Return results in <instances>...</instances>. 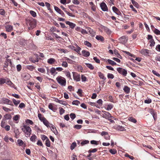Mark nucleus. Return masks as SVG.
Masks as SVG:
<instances>
[{"mask_svg":"<svg viewBox=\"0 0 160 160\" xmlns=\"http://www.w3.org/2000/svg\"><path fill=\"white\" fill-rule=\"evenodd\" d=\"M27 23L30 26V28L33 29L36 26V20L32 18L26 20Z\"/></svg>","mask_w":160,"mask_h":160,"instance_id":"obj_1","label":"nucleus"},{"mask_svg":"<svg viewBox=\"0 0 160 160\" xmlns=\"http://www.w3.org/2000/svg\"><path fill=\"white\" fill-rule=\"evenodd\" d=\"M22 130L24 132L25 136L27 137H29L31 134V129L28 126L24 125Z\"/></svg>","mask_w":160,"mask_h":160,"instance_id":"obj_2","label":"nucleus"},{"mask_svg":"<svg viewBox=\"0 0 160 160\" xmlns=\"http://www.w3.org/2000/svg\"><path fill=\"white\" fill-rule=\"evenodd\" d=\"M57 82L62 86H65L66 80L65 78L61 76H58L56 79Z\"/></svg>","mask_w":160,"mask_h":160,"instance_id":"obj_3","label":"nucleus"},{"mask_svg":"<svg viewBox=\"0 0 160 160\" xmlns=\"http://www.w3.org/2000/svg\"><path fill=\"white\" fill-rule=\"evenodd\" d=\"M117 71L120 74L124 76H126L127 74V71L125 69L121 68H118L117 69Z\"/></svg>","mask_w":160,"mask_h":160,"instance_id":"obj_4","label":"nucleus"},{"mask_svg":"<svg viewBox=\"0 0 160 160\" xmlns=\"http://www.w3.org/2000/svg\"><path fill=\"white\" fill-rule=\"evenodd\" d=\"M73 79L77 82L80 81V75L75 72H72Z\"/></svg>","mask_w":160,"mask_h":160,"instance_id":"obj_5","label":"nucleus"},{"mask_svg":"<svg viewBox=\"0 0 160 160\" xmlns=\"http://www.w3.org/2000/svg\"><path fill=\"white\" fill-rule=\"evenodd\" d=\"M119 41L120 43L124 44L126 43L128 40V38L125 36H123L120 37L119 39Z\"/></svg>","mask_w":160,"mask_h":160,"instance_id":"obj_6","label":"nucleus"},{"mask_svg":"<svg viewBox=\"0 0 160 160\" xmlns=\"http://www.w3.org/2000/svg\"><path fill=\"white\" fill-rule=\"evenodd\" d=\"M102 112L103 113L102 116L103 118L106 119L113 118L109 112L104 111H102Z\"/></svg>","mask_w":160,"mask_h":160,"instance_id":"obj_7","label":"nucleus"},{"mask_svg":"<svg viewBox=\"0 0 160 160\" xmlns=\"http://www.w3.org/2000/svg\"><path fill=\"white\" fill-rule=\"evenodd\" d=\"M100 7L102 10L103 11H108V7H107L106 4L105 2H103L101 3L100 5Z\"/></svg>","mask_w":160,"mask_h":160,"instance_id":"obj_8","label":"nucleus"},{"mask_svg":"<svg viewBox=\"0 0 160 160\" xmlns=\"http://www.w3.org/2000/svg\"><path fill=\"white\" fill-rule=\"evenodd\" d=\"M2 100L4 104L7 103L12 106L13 105L12 101L7 98H2Z\"/></svg>","mask_w":160,"mask_h":160,"instance_id":"obj_9","label":"nucleus"},{"mask_svg":"<svg viewBox=\"0 0 160 160\" xmlns=\"http://www.w3.org/2000/svg\"><path fill=\"white\" fill-rule=\"evenodd\" d=\"M113 11L115 13L117 14L118 15L121 16L122 13L119 10V9L115 6H113L112 8Z\"/></svg>","mask_w":160,"mask_h":160,"instance_id":"obj_10","label":"nucleus"},{"mask_svg":"<svg viewBox=\"0 0 160 160\" xmlns=\"http://www.w3.org/2000/svg\"><path fill=\"white\" fill-rule=\"evenodd\" d=\"M6 82H5V83L6 84H7L8 85H9L12 88H13L15 89L16 88H14L15 85H14V84H13L9 79L8 78H7V79H6Z\"/></svg>","mask_w":160,"mask_h":160,"instance_id":"obj_11","label":"nucleus"},{"mask_svg":"<svg viewBox=\"0 0 160 160\" xmlns=\"http://www.w3.org/2000/svg\"><path fill=\"white\" fill-rule=\"evenodd\" d=\"M66 23L67 24L69 25L70 27L72 29L74 28L76 26V24L69 21H66Z\"/></svg>","mask_w":160,"mask_h":160,"instance_id":"obj_12","label":"nucleus"},{"mask_svg":"<svg viewBox=\"0 0 160 160\" xmlns=\"http://www.w3.org/2000/svg\"><path fill=\"white\" fill-rule=\"evenodd\" d=\"M9 62L11 64V60L8 59H6V61L4 63V65L3 66L5 68H7L8 66Z\"/></svg>","mask_w":160,"mask_h":160,"instance_id":"obj_13","label":"nucleus"},{"mask_svg":"<svg viewBox=\"0 0 160 160\" xmlns=\"http://www.w3.org/2000/svg\"><path fill=\"white\" fill-rule=\"evenodd\" d=\"M124 92L126 94L129 93L130 92V88L127 86H125L123 89Z\"/></svg>","mask_w":160,"mask_h":160,"instance_id":"obj_14","label":"nucleus"},{"mask_svg":"<svg viewBox=\"0 0 160 160\" xmlns=\"http://www.w3.org/2000/svg\"><path fill=\"white\" fill-rule=\"evenodd\" d=\"M82 56L85 57H87L90 55V53L88 51L83 50L82 52Z\"/></svg>","mask_w":160,"mask_h":160,"instance_id":"obj_15","label":"nucleus"},{"mask_svg":"<svg viewBox=\"0 0 160 160\" xmlns=\"http://www.w3.org/2000/svg\"><path fill=\"white\" fill-rule=\"evenodd\" d=\"M88 30L91 36L92 37H94L95 34V32L93 31V30L90 28H88Z\"/></svg>","mask_w":160,"mask_h":160,"instance_id":"obj_16","label":"nucleus"},{"mask_svg":"<svg viewBox=\"0 0 160 160\" xmlns=\"http://www.w3.org/2000/svg\"><path fill=\"white\" fill-rule=\"evenodd\" d=\"M11 118L12 116L10 114H6L3 116V119L4 120L10 119Z\"/></svg>","mask_w":160,"mask_h":160,"instance_id":"obj_17","label":"nucleus"},{"mask_svg":"<svg viewBox=\"0 0 160 160\" xmlns=\"http://www.w3.org/2000/svg\"><path fill=\"white\" fill-rule=\"evenodd\" d=\"M6 31L8 32H11L12 30V27L11 25H7L5 26Z\"/></svg>","mask_w":160,"mask_h":160,"instance_id":"obj_18","label":"nucleus"},{"mask_svg":"<svg viewBox=\"0 0 160 160\" xmlns=\"http://www.w3.org/2000/svg\"><path fill=\"white\" fill-rule=\"evenodd\" d=\"M149 51L148 49H143L141 51V53L144 55H147L149 53Z\"/></svg>","mask_w":160,"mask_h":160,"instance_id":"obj_19","label":"nucleus"},{"mask_svg":"<svg viewBox=\"0 0 160 160\" xmlns=\"http://www.w3.org/2000/svg\"><path fill=\"white\" fill-rule=\"evenodd\" d=\"M42 122L43 124L48 128H51V126H50L51 124L49 123L48 121L46 119H45V120H44Z\"/></svg>","mask_w":160,"mask_h":160,"instance_id":"obj_20","label":"nucleus"},{"mask_svg":"<svg viewBox=\"0 0 160 160\" xmlns=\"http://www.w3.org/2000/svg\"><path fill=\"white\" fill-rule=\"evenodd\" d=\"M98 75L99 77V78L104 80H105L106 79V78H105L104 76V74L101 73V72H98Z\"/></svg>","mask_w":160,"mask_h":160,"instance_id":"obj_21","label":"nucleus"},{"mask_svg":"<svg viewBox=\"0 0 160 160\" xmlns=\"http://www.w3.org/2000/svg\"><path fill=\"white\" fill-rule=\"evenodd\" d=\"M96 38L98 40L102 42L104 41L103 37L101 36H97L96 37Z\"/></svg>","mask_w":160,"mask_h":160,"instance_id":"obj_22","label":"nucleus"},{"mask_svg":"<svg viewBox=\"0 0 160 160\" xmlns=\"http://www.w3.org/2000/svg\"><path fill=\"white\" fill-rule=\"evenodd\" d=\"M55 61V60L54 58H50L48 59V62L51 64L54 63Z\"/></svg>","mask_w":160,"mask_h":160,"instance_id":"obj_23","label":"nucleus"},{"mask_svg":"<svg viewBox=\"0 0 160 160\" xmlns=\"http://www.w3.org/2000/svg\"><path fill=\"white\" fill-rule=\"evenodd\" d=\"M128 120L129 121L134 123H136L137 122L136 120L132 117H129Z\"/></svg>","mask_w":160,"mask_h":160,"instance_id":"obj_24","label":"nucleus"},{"mask_svg":"<svg viewBox=\"0 0 160 160\" xmlns=\"http://www.w3.org/2000/svg\"><path fill=\"white\" fill-rule=\"evenodd\" d=\"M85 64L86 66L91 70H93L94 69V67L91 64L89 63H85Z\"/></svg>","mask_w":160,"mask_h":160,"instance_id":"obj_25","label":"nucleus"},{"mask_svg":"<svg viewBox=\"0 0 160 160\" xmlns=\"http://www.w3.org/2000/svg\"><path fill=\"white\" fill-rule=\"evenodd\" d=\"M37 138V136L35 135H34L31 137L30 139L32 142H35Z\"/></svg>","mask_w":160,"mask_h":160,"instance_id":"obj_26","label":"nucleus"},{"mask_svg":"<svg viewBox=\"0 0 160 160\" xmlns=\"http://www.w3.org/2000/svg\"><path fill=\"white\" fill-rule=\"evenodd\" d=\"M27 68L28 70L32 71L35 69V67L32 65H27Z\"/></svg>","mask_w":160,"mask_h":160,"instance_id":"obj_27","label":"nucleus"},{"mask_svg":"<svg viewBox=\"0 0 160 160\" xmlns=\"http://www.w3.org/2000/svg\"><path fill=\"white\" fill-rule=\"evenodd\" d=\"M107 61L108 62L109 64H111V65L113 66L114 65H116V63L114 61L110 60V59H108Z\"/></svg>","mask_w":160,"mask_h":160,"instance_id":"obj_28","label":"nucleus"},{"mask_svg":"<svg viewBox=\"0 0 160 160\" xmlns=\"http://www.w3.org/2000/svg\"><path fill=\"white\" fill-rule=\"evenodd\" d=\"M150 112L152 115L154 119L155 120L157 118L155 116V113L154 111L152 109H150Z\"/></svg>","mask_w":160,"mask_h":160,"instance_id":"obj_29","label":"nucleus"},{"mask_svg":"<svg viewBox=\"0 0 160 160\" xmlns=\"http://www.w3.org/2000/svg\"><path fill=\"white\" fill-rule=\"evenodd\" d=\"M109 152L112 154H115L117 152V150L114 149H112L109 150Z\"/></svg>","mask_w":160,"mask_h":160,"instance_id":"obj_30","label":"nucleus"},{"mask_svg":"<svg viewBox=\"0 0 160 160\" xmlns=\"http://www.w3.org/2000/svg\"><path fill=\"white\" fill-rule=\"evenodd\" d=\"M131 1L132 4L135 7L137 8H138V7L139 5L137 2H136L134 0H131Z\"/></svg>","mask_w":160,"mask_h":160,"instance_id":"obj_31","label":"nucleus"},{"mask_svg":"<svg viewBox=\"0 0 160 160\" xmlns=\"http://www.w3.org/2000/svg\"><path fill=\"white\" fill-rule=\"evenodd\" d=\"M77 146V144L75 142H73L71 145L70 149L73 150Z\"/></svg>","mask_w":160,"mask_h":160,"instance_id":"obj_32","label":"nucleus"},{"mask_svg":"<svg viewBox=\"0 0 160 160\" xmlns=\"http://www.w3.org/2000/svg\"><path fill=\"white\" fill-rule=\"evenodd\" d=\"M45 144L48 147H50V142L49 139H47V140H46Z\"/></svg>","mask_w":160,"mask_h":160,"instance_id":"obj_33","label":"nucleus"},{"mask_svg":"<svg viewBox=\"0 0 160 160\" xmlns=\"http://www.w3.org/2000/svg\"><path fill=\"white\" fill-rule=\"evenodd\" d=\"M56 69L54 68H51L50 72L52 75H54L55 74Z\"/></svg>","mask_w":160,"mask_h":160,"instance_id":"obj_34","label":"nucleus"},{"mask_svg":"<svg viewBox=\"0 0 160 160\" xmlns=\"http://www.w3.org/2000/svg\"><path fill=\"white\" fill-rule=\"evenodd\" d=\"M117 129L121 131H124L125 130V129L123 127L120 126H118L117 127Z\"/></svg>","mask_w":160,"mask_h":160,"instance_id":"obj_35","label":"nucleus"},{"mask_svg":"<svg viewBox=\"0 0 160 160\" xmlns=\"http://www.w3.org/2000/svg\"><path fill=\"white\" fill-rule=\"evenodd\" d=\"M104 31L108 34L111 33V31L110 29L107 27H105L104 28Z\"/></svg>","mask_w":160,"mask_h":160,"instance_id":"obj_36","label":"nucleus"},{"mask_svg":"<svg viewBox=\"0 0 160 160\" xmlns=\"http://www.w3.org/2000/svg\"><path fill=\"white\" fill-rule=\"evenodd\" d=\"M89 143V141L87 140L83 141L81 143V144L82 146L85 145L86 144H88Z\"/></svg>","mask_w":160,"mask_h":160,"instance_id":"obj_37","label":"nucleus"},{"mask_svg":"<svg viewBox=\"0 0 160 160\" xmlns=\"http://www.w3.org/2000/svg\"><path fill=\"white\" fill-rule=\"evenodd\" d=\"M30 14L32 15L33 17H35L37 16L36 13V12L33 11L31 10L30 11Z\"/></svg>","mask_w":160,"mask_h":160,"instance_id":"obj_38","label":"nucleus"},{"mask_svg":"<svg viewBox=\"0 0 160 160\" xmlns=\"http://www.w3.org/2000/svg\"><path fill=\"white\" fill-rule=\"evenodd\" d=\"M80 103V102L78 100L73 101L72 102V104L73 105H78Z\"/></svg>","mask_w":160,"mask_h":160,"instance_id":"obj_39","label":"nucleus"},{"mask_svg":"<svg viewBox=\"0 0 160 160\" xmlns=\"http://www.w3.org/2000/svg\"><path fill=\"white\" fill-rule=\"evenodd\" d=\"M55 10L59 14L62 11L58 7L54 6Z\"/></svg>","mask_w":160,"mask_h":160,"instance_id":"obj_40","label":"nucleus"},{"mask_svg":"<svg viewBox=\"0 0 160 160\" xmlns=\"http://www.w3.org/2000/svg\"><path fill=\"white\" fill-rule=\"evenodd\" d=\"M28 124L30 125H33V122L31 120L28 119H27L25 121Z\"/></svg>","mask_w":160,"mask_h":160,"instance_id":"obj_41","label":"nucleus"},{"mask_svg":"<svg viewBox=\"0 0 160 160\" xmlns=\"http://www.w3.org/2000/svg\"><path fill=\"white\" fill-rule=\"evenodd\" d=\"M12 101L14 104L16 106H17L20 102V101L19 100L17 101L14 99H12Z\"/></svg>","mask_w":160,"mask_h":160,"instance_id":"obj_42","label":"nucleus"},{"mask_svg":"<svg viewBox=\"0 0 160 160\" xmlns=\"http://www.w3.org/2000/svg\"><path fill=\"white\" fill-rule=\"evenodd\" d=\"M149 42L150 43V47H153L154 46L155 42L153 39H151L149 41Z\"/></svg>","mask_w":160,"mask_h":160,"instance_id":"obj_43","label":"nucleus"},{"mask_svg":"<svg viewBox=\"0 0 160 160\" xmlns=\"http://www.w3.org/2000/svg\"><path fill=\"white\" fill-rule=\"evenodd\" d=\"M84 44L88 47H91L92 46L91 43L87 41H86L84 42Z\"/></svg>","mask_w":160,"mask_h":160,"instance_id":"obj_44","label":"nucleus"},{"mask_svg":"<svg viewBox=\"0 0 160 160\" xmlns=\"http://www.w3.org/2000/svg\"><path fill=\"white\" fill-rule=\"evenodd\" d=\"M20 118V115H16L14 116L13 117V119L15 121H18Z\"/></svg>","mask_w":160,"mask_h":160,"instance_id":"obj_45","label":"nucleus"},{"mask_svg":"<svg viewBox=\"0 0 160 160\" xmlns=\"http://www.w3.org/2000/svg\"><path fill=\"white\" fill-rule=\"evenodd\" d=\"M77 48H76L75 51L77 52L78 53L80 52V50H81V48L79 47L77 44H76Z\"/></svg>","mask_w":160,"mask_h":160,"instance_id":"obj_46","label":"nucleus"},{"mask_svg":"<svg viewBox=\"0 0 160 160\" xmlns=\"http://www.w3.org/2000/svg\"><path fill=\"white\" fill-rule=\"evenodd\" d=\"M113 108V106L112 105L110 104L107 106V107L106 108V110H111Z\"/></svg>","mask_w":160,"mask_h":160,"instance_id":"obj_47","label":"nucleus"},{"mask_svg":"<svg viewBox=\"0 0 160 160\" xmlns=\"http://www.w3.org/2000/svg\"><path fill=\"white\" fill-rule=\"evenodd\" d=\"M18 144L19 146H22L23 144V141L21 139H18Z\"/></svg>","mask_w":160,"mask_h":160,"instance_id":"obj_48","label":"nucleus"},{"mask_svg":"<svg viewBox=\"0 0 160 160\" xmlns=\"http://www.w3.org/2000/svg\"><path fill=\"white\" fill-rule=\"evenodd\" d=\"M17 69L18 71L20 72L22 69V66L20 64H18L16 66Z\"/></svg>","mask_w":160,"mask_h":160,"instance_id":"obj_49","label":"nucleus"},{"mask_svg":"<svg viewBox=\"0 0 160 160\" xmlns=\"http://www.w3.org/2000/svg\"><path fill=\"white\" fill-rule=\"evenodd\" d=\"M82 126L80 125L77 124L76 125L74 126V128L77 129H79L81 128Z\"/></svg>","mask_w":160,"mask_h":160,"instance_id":"obj_50","label":"nucleus"},{"mask_svg":"<svg viewBox=\"0 0 160 160\" xmlns=\"http://www.w3.org/2000/svg\"><path fill=\"white\" fill-rule=\"evenodd\" d=\"M123 52L125 53H126L128 55L132 57H134V55L132 54H131V53H130L129 52H127V51H123Z\"/></svg>","mask_w":160,"mask_h":160,"instance_id":"obj_51","label":"nucleus"},{"mask_svg":"<svg viewBox=\"0 0 160 160\" xmlns=\"http://www.w3.org/2000/svg\"><path fill=\"white\" fill-rule=\"evenodd\" d=\"M81 79L82 82H85L87 80L86 77L84 75H82L81 76Z\"/></svg>","mask_w":160,"mask_h":160,"instance_id":"obj_52","label":"nucleus"},{"mask_svg":"<svg viewBox=\"0 0 160 160\" xmlns=\"http://www.w3.org/2000/svg\"><path fill=\"white\" fill-rule=\"evenodd\" d=\"M41 138H42V139L43 141H44L45 140H46L47 139H48V138L45 135H41Z\"/></svg>","mask_w":160,"mask_h":160,"instance_id":"obj_53","label":"nucleus"},{"mask_svg":"<svg viewBox=\"0 0 160 160\" xmlns=\"http://www.w3.org/2000/svg\"><path fill=\"white\" fill-rule=\"evenodd\" d=\"M6 79L0 78V84H2L5 83Z\"/></svg>","mask_w":160,"mask_h":160,"instance_id":"obj_54","label":"nucleus"},{"mask_svg":"<svg viewBox=\"0 0 160 160\" xmlns=\"http://www.w3.org/2000/svg\"><path fill=\"white\" fill-rule=\"evenodd\" d=\"M70 116L71 119H74L76 117V115L74 113H71L70 114Z\"/></svg>","mask_w":160,"mask_h":160,"instance_id":"obj_55","label":"nucleus"},{"mask_svg":"<svg viewBox=\"0 0 160 160\" xmlns=\"http://www.w3.org/2000/svg\"><path fill=\"white\" fill-rule=\"evenodd\" d=\"M62 65V66L66 68L68 66V64L67 62H63Z\"/></svg>","mask_w":160,"mask_h":160,"instance_id":"obj_56","label":"nucleus"},{"mask_svg":"<svg viewBox=\"0 0 160 160\" xmlns=\"http://www.w3.org/2000/svg\"><path fill=\"white\" fill-rule=\"evenodd\" d=\"M154 32L157 35H160V31L157 29H155Z\"/></svg>","mask_w":160,"mask_h":160,"instance_id":"obj_57","label":"nucleus"},{"mask_svg":"<svg viewBox=\"0 0 160 160\" xmlns=\"http://www.w3.org/2000/svg\"><path fill=\"white\" fill-rule=\"evenodd\" d=\"M82 90L81 89H78V91L77 92V93L80 96H81L82 95Z\"/></svg>","mask_w":160,"mask_h":160,"instance_id":"obj_58","label":"nucleus"},{"mask_svg":"<svg viewBox=\"0 0 160 160\" xmlns=\"http://www.w3.org/2000/svg\"><path fill=\"white\" fill-rule=\"evenodd\" d=\"M65 74L66 76L68 78H70V79H71V77L70 75V72L66 71L65 72Z\"/></svg>","mask_w":160,"mask_h":160,"instance_id":"obj_59","label":"nucleus"},{"mask_svg":"<svg viewBox=\"0 0 160 160\" xmlns=\"http://www.w3.org/2000/svg\"><path fill=\"white\" fill-rule=\"evenodd\" d=\"M72 2L76 5H78L80 3V2L78 0H72Z\"/></svg>","mask_w":160,"mask_h":160,"instance_id":"obj_60","label":"nucleus"},{"mask_svg":"<svg viewBox=\"0 0 160 160\" xmlns=\"http://www.w3.org/2000/svg\"><path fill=\"white\" fill-rule=\"evenodd\" d=\"M107 77L108 78L111 79H113L114 78V75L110 73H108Z\"/></svg>","mask_w":160,"mask_h":160,"instance_id":"obj_61","label":"nucleus"},{"mask_svg":"<svg viewBox=\"0 0 160 160\" xmlns=\"http://www.w3.org/2000/svg\"><path fill=\"white\" fill-rule=\"evenodd\" d=\"M152 100L150 99H146L144 101V102L146 103L149 104L151 102Z\"/></svg>","mask_w":160,"mask_h":160,"instance_id":"obj_62","label":"nucleus"},{"mask_svg":"<svg viewBox=\"0 0 160 160\" xmlns=\"http://www.w3.org/2000/svg\"><path fill=\"white\" fill-rule=\"evenodd\" d=\"M2 108L6 112H8L9 111H11V110L10 109H9V108H8L5 107H3Z\"/></svg>","mask_w":160,"mask_h":160,"instance_id":"obj_63","label":"nucleus"},{"mask_svg":"<svg viewBox=\"0 0 160 160\" xmlns=\"http://www.w3.org/2000/svg\"><path fill=\"white\" fill-rule=\"evenodd\" d=\"M93 59L96 62L98 63H100V61L97 57H94Z\"/></svg>","mask_w":160,"mask_h":160,"instance_id":"obj_64","label":"nucleus"}]
</instances>
